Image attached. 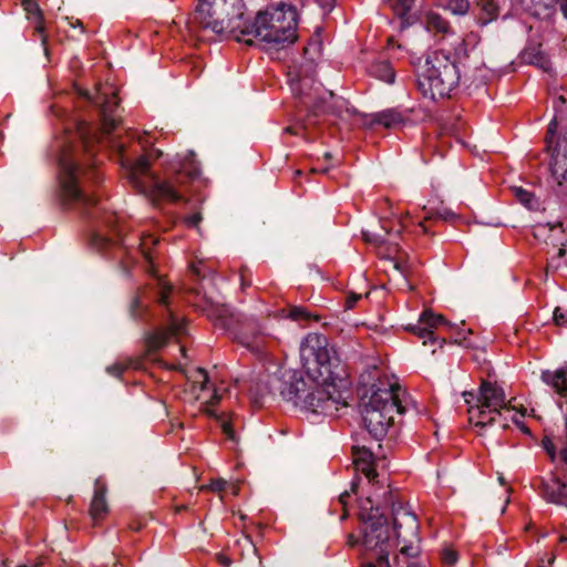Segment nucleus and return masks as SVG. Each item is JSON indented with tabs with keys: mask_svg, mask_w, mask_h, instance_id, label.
Returning a JSON list of instances; mask_svg holds the SVG:
<instances>
[{
	"mask_svg": "<svg viewBox=\"0 0 567 567\" xmlns=\"http://www.w3.org/2000/svg\"><path fill=\"white\" fill-rule=\"evenodd\" d=\"M347 509L355 504L359 519L367 526L363 534V546L367 550L375 553V563L369 567H390L389 554L391 548L389 518L393 520V527L398 540L406 539L402 535V526L405 524L410 534L416 537L419 523L416 516L406 509L404 505L394 498H339Z\"/></svg>",
	"mask_w": 567,
	"mask_h": 567,
	"instance_id": "f257e3e1",
	"label": "nucleus"
},
{
	"mask_svg": "<svg viewBox=\"0 0 567 567\" xmlns=\"http://www.w3.org/2000/svg\"><path fill=\"white\" fill-rule=\"evenodd\" d=\"M303 352L313 357L315 372L321 379L313 390L302 400V408L316 414L328 416L337 415L340 408L348 405L343 392L338 383L343 382L344 370L336 357H331L327 349L326 338L309 336Z\"/></svg>",
	"mask_w": 567,
	"mask_h": 567,
	"instance_id": "f03ea898",
	"label": "nucleus"
},
{
	"mask_svg": "<svg viewBox=\"0 0 567 567\" xmlns=\"http://www.w3.org/2000/svg\"><path fill=\"white\" fill-rule=\"evenodd\" d=\"M83 158H80L78 152L65 151L59 158L61 168V200L63 206L75 208L84 214L93 215L91 212L99 200L95 196L86 193L84 186L86 183L100 184L103 175L93 161V150L91 141L84 127L79 128Z\"/></svg>",
	"mask_w": 567,
	"mask_h": 567,
	"instance_id": "7ed1b4c3",
	"label": "nucleus"
},
{
	"mask_svg": "<svg viewBox=\"0 0 567 567\" xmlns=\"http://www.w3.org/2000/svg\"><path fill=\"white\" fill-rule=\"evenodd\" d=\"M190 30L210 31L217 35H227L237 42L252 45L254 40L244 32L249 29L250 20L246 17L243 0H198L189 21Z\"/></svg>",
	"mask_w": 567,
	"mask_h": 567,
	"instance_id": "20e7f679",
	"label": "nucleus"
},
{
	"mask_svg": "<svg viewBox=\"0 0 567 567\" xmlns=\"http://www.w3.org/2000/svg\"><path fill=\"white\" fill-rule=\"evenodd\" d=\"M199 174L195 165L183 164L181 169L161 179L150 172L148 158L140 156L130 167L128 181L138 193L151 197L154 202L175 203L184 198V189Z\"/></svg>",
	"mask_w": 567,
	"mask_h": 567,
	"instance_id": "39448f33",
	"label": "nucleus"
},
{
	"mask_svg": "<svg viewBox=\"0 0 567 567\" xmlns=\"http://www.w3.org/2000/svg\"><path fill=\"white\" fill-rule=\"evenodd\" d=\"M298 13L293 6L280 3L268 7L257 14L246 29V38H255L265 44L267 50L284 49L297 40Z\"/></svg>",
	"mask_w": 567,
	"mask_h": 567,
	"instance_id": "423d86ee",
	"label": "nucleus"
},
{
	"mask_svg": "<svg viewBox=\"0 0 567 567\" xmlns=\"http://www.w3.org/2000/svg\"><path fill=\"white\" fill-rule=\"evenodd\" d=\"M465 58H456L455 52L440 49L427 54L425 65L417 74V89L423 97L431 101L449 97L460 83L457 63Z\"/></svg>",
	"mask_w": 567,
	"mask_h": 567,
	"instance_id": "0eeeda50",
	"label": "nucleus"
},
{
	"mask_svg": "<svg viewBox=\"0 0 567 567\" xmlns=\"http://www.w3.org/2000/svg\"><path fill=\"white\" fill-rule=\"evenodd\" d=\"M401 388L390 384L386 388H377L372 391L368 402L362 406V420L367 431L377 440H382L393 424L394 413H404L400 401Z\"/></svg>",
	"mask_w": 567,
	"mask_h": 567,
	"instance_id": "6e6552de",
	"label": "nucleus"
},
{
	"mask_svg": "<svg viewBox=\"0 0 567 567\" xmlns=\"http://www.w3.org/2000/svg\"><path fill=\"white\" fill-rule=\"evenodd\" d=\"M216 313V324L234 330L236 340L252 352L261 353L272 337L267 324L257 318L235 319V315L225 306L218 308Z\"/></svg>",
	"mask_w": 567,
	"mask_h": 567,
	"instance_id": "1a4fd4ad",
	"label": "nucleus"
},
{
	"mask_svg": "<svg viewBox=\"0 0 567 567\" xmlns=\"http://www.w3.org/2000/svg\"><path fill=\"white\" fill-rule=\"evenodd\" d=\"M155 301L165 308L162 315L163 326L156 328L145 337V346L147 354L162 349L167 344L172 338H177L186 331V321L179 318L168 307L169 296L172 293V286L158 278L156 287Z\"/></svg>",
	"mask_w": 567,
	"mask_h": 567,
	"instance_id": "9d476101",
	"label": "nucleus"
},
{
	"mask_svg": "<svg viewBox=\"0 0 567 567\" xmlns=\"http://www.w3.org/2000/svg\"><path fill=\"white\" fill-rule=\"evenodd\" d=\"M310 79L300 80L299 96L301 104L308 110L306 124H317V118L324 115L339 117L346 109V101L331 91H323L321 86L312 87Z\"/></svg>",
	"mask_w": 567,
	"mask_h": 567,
	"instance_id": "9b49d317",
	"label": "nucleus"
},
{
	"mask_svg": "<svg viewBox=\"0 0 567 567\" xmlns=\"http://www.w3.org/2000/svg\"><path fill=\"white\" fill-rule=\"evenodd\" d=\"M353 465L357 472L365 477V484L370 487L368 493L378 496H394L400 489L391 483L384 484L379 480V474L373 468L374 456L370 449L365 446H353L352 449Z\"/></svg>",
	"mask_w": 567,
	"mask_h": 567,
	"instance_id": "f8f14e48",
	"label": "nucleus"
},
{
	"mask_svg": "<svg viewBox=\"0 0 567 567\" xmlns=\"http://www.w3.org/2000/svg\"><path fill=\"white\" fill-rule=\"evenodd\" d=\"M424 27L439 41L446 42V50L455 52L456 58H468L465 40L457 35L450 22L436 12H429L424 17Z\"/></svg>",
	"mask_w": 567,
	"mask_h": 567,
	"instance_id": "ddd939ff",
	"label": "nucleus"
},
{
	"mask_svg": "<svg viewBox=\"0 0 567 567\" xmlns=\"http://www.w3.org/2000/svg\"><path fill=\"white\" fill-rule=\"evenodd\" d=\"M80 94L100 107L102 120V128L106 134L112 133L118 125L120 120L115 112L118 107L120 100L113 87H106L97 92L93 97L90 96L87 91H81Z\"/></svg>",
	"mask_w": 567,
	"mask_h": 567,
	"instance_id": "4468645a",
	"label": "nucleus"
},
{
	"mask_svg": "<svg viewBox=\"0 0 567 567\" xmlns=\"http://www.w3.org/2000/svg\"><path fill=\"white\" fill-rule=\"evenodd\" d=\"M441 326H446L450 329L454 327L450 324L443 316L434 313L431 309H426L421 313L417 323L406 326L405 330L423 339V343L426 344L427 341H435L434 329Z\"/></svg>",
	"mask_w": 567,
	"mask_h": 567,
	"instance_id": "2eb2a0df",
	"label": "nucleus"
},
{
	"mask_svg": "<svg viewBox=\"0 0 567 567\" xmlns=\"http://www.w3.org/2000/svg\"><path fill=\"white\" fill-rule=\"evenodd\" d=\"M389 221H383L380 231L363 230L364 241L375 245L379 249H384L388 255L398 251V243L394 240L402 231V225L396 229L390 227Z\"/></svg>",
	"mask_w": 567,
	"mask_h": 567,
	"instance_id": "dca6fc26",
	"label": "nucleus"
},
{
	"mask_svg": "<svg viewBox=\"0 0 567 567\" xmlns=\"http://www.w3.org/2000/svg\"><path fill=\"white\" fill-rule=\"evenodd\" d=\"M477 403L482 404L483 408L492 409V412L509 411L512 409L509 402L506 401L503 388L486 380L481 382Z\"/></svg>",
	"mask_w": 567,
	"mask_h": 567,
	"instance_id": "f3484780",
	"label": "nucleus"
},
{
	"mask_svg": "<svg viewBox=\"0 0 567 567\" xmlns=\"http://www.w3.org/2000/svg\"><path fill=\"white\" fill-rule=\"evenodd\" d=\"M505 0H476L475 12L477 23L482 27L497 20Z\"/></svg>",
	"mask_w": 567,
	"mask_h": 567,
	"instance_id": "a211bd4d",
	"label": "nucleus"
},
{
	"mask_svg": "<svg viewBox=\"0 0 567 567\" xmlns=\"http://www.w3.org/2000/svg\"><path fill=\"white\" fill-rule=\"evenodd\" d=\"M269 384L274 390H278L280 395L287 400L292 401L296 405L299 404L301 386L305 385L302 380H291L289 382L282 381L280 378L274 375L269 379Z\"/></svg>",
	"mask_w": 567,
	"mask_h": 567,
	"instance_id": "6ab92c4d",
	"label": "nucleus"
},
{
	"mask_svg": "<svg viewBox=\"0 0 567 567\" xmlns=\"http://www.w3.org/2000/svg\"><path fill=\"white\" fill-rule=\"evenodd\" d=\"M408 116L395 109L384 110L371 115L372 125H381L385 128H396L406 123Z\"/></svg>",
	"mask_w": 567,
	"mask_h": 567,
	"instance_id": "aec40b11",
	"label": "nucleus"
},
{
	"mask_svg": "<svg viewBox=\"0 0 567 567\" xmlns=\"http://www.w3.org/2000/svg\"><path fill=\"white\" fill-rule=\"evenodd\" d=\"M542 381L549 385L557 394L567 395V364L561 368L550 371L545 370L542 372Z\"/></svg>",
	"mask_w": 567,
	"mask_h": 567,
	"instance_id": "412c9836",
	"label": "nucleus"
},
{
	"mask_svg": "<svg viewBox=\"0 0 567 567\" xmlns=\"http://www.w3.org/2000/svg\"><path fill=\"white\" fill-rule=\"evenodd\" d=\"M467 412L470 422L480 427L496 423L502 416V412H492V409L483 408L480 403L475 406H470Z\"/></svg>",
	"mask_w": 567,
	"mask_h": 567,
	"instance_id": "4be33fe9",
	"label": "nucleus"
},
{
	"mask_svg": "<svg viewBox=\"0 0 567 567\" xmlns=\"http://www.w3.org/2000/svg\"><path fill=\"white\" fill-rule=\"evenodd\" d=\"M550 172L559 185L567 183V154L560 153V143L551 151Z\"/></svg>",
	"mask_w": 567,
	"mask_h": 567,
	"instance_id": "5701e85b",
	"label": "nucleus"
},
{
	"mask_svg": "<svg viewBox=\"0 0 567 567\" xmlns=\"http://www.w3.org/2000/svg\"><path fill=\"white\" fill-rule=\"evenodd\" d=\"M369 73L389 84L394 83L395 71L389 61H374L369 66Z\"/></svg>",
	"mask_w": 567,
	"mask_h": 567,
	"instance_id": "b1692460",
	"label": "nucleus"
},
{
	"mask_svg": "<svg viewBox=\"0 0 567 567\" xmlns=\"http://www.w3.org/2000/svg\"><path fill=\"white\" fill-rule=\"evenodd\" d=\"M21 3L28 18L34 20V30L42 33L44 31L43 16L37 0H21Z\"/></svg>",
	"mask_w": 567,
	"mask_h": 567,
	"instance_id": "393cba45",
	"label": "nucleus"
},
{
	"mask_svg": "<svg viewBox=\"0 0 567 567\" xmlns=\"http://www.w3.org/2000/svg\"><path fill=\"white\" fill-rule=\"evenodd\" d=\"M89 513L94 524L103 520L109 514L106 498H92Z\"/></svg>",
	"mask_w": 567,
	"mask_h": 567,
	"instance_id": "a878e982",
	"label": "nucleus"
},
{
	"mask_svg": "<svg viewBox=\"0 0 567 567\" xmlns=\"http://www.w3.org/2000/svg\"><path fill=\"white\" fill-rule=\"evenodd\" d=\"M157 239L154 238L153 236H145L142 238V241L140 244V251L141 254L144 256L145 260L147 261V271L152 275H154V267H153V264H152V255H151V250H150V246L151 245H156L157 244Z\"/></svg>",
	"mask_w": 567,
	"mask_h": 567,
	"instance_id": "bb28decb",
	"label": "nucleus"
},
{
	"mask_svg": "<svg viewBox=\"0 0 567 567\" xmlns=\"http://www.w3.org/2000/svg\"><path fill=\"white\" fill-rule=\"evenodd\" d=\"M140 367V361L127 359L123 362H115L106 368L107 373L120 378L128 368L137 369Z\"/></svg>",
	"mask_w": 567,
	"mask_h": 567,
	"instance_id": "cd10ccee",
	"label": "nucleus"
},
{
	"mask_svg": "<svg viewBox=\"0 0 567 567\" xmlns=\"http://www.w3.org/2000/svg\"><path fill=\"white\" fill-rule=\"evenodd\" d=\"M147 311V306L143 303L142 293L137 292L131 300L130 313L136 320H142Z\"/></svg>",
	"mask_w": 567,
	"mask_h": 567,
	"instance_id": "c85d7f7f",
	"label": "nucleus"
},
{
	"mask_svg": "<svg viewBox=\"0 0 567 567\" xmlns=\"http://www.w3.org/2000/svg\"><path fill=\"white\" fill-rule=\"evenodd\" d=\"M228 486V482L223 480V478H215V480H212L210 483L208 485H202L199 487V493H206V492H210V493H226V492H229V489L227 488Z\"/></svg>",
	"mask_w": 567,
	"mask_h": 567,
	"instance_id": "c756f323",
	"label": "nucleus"
},
{
	"mask_svg": "<svg viewBox=\"0 0 567 567\" xmlns=\"http://www.w3.org/2000/svg\"><path fill=\"white\" fill-rule=\"evenodd\" d=\"M209 415L216 417L220 424L223 433L227 436L228 440L236 442L237 437L235 431L233 429L231 422L226 420L223 415H217L213 411H208Z\"/></svg>",
	"mask_w": 567,
	"mask_h": 567,
	"instance_id": "7c9ffc66",
	"label": "nucleus"
},
{
	"mask_svg": "<svg viewBox=\"0 0 567 567\" xmlns=\"http://www.w3.org/2000/svg\"><path fill=\"white\" fill-rule=\"evenodd\" d=\"M470 2L468 0H449L446 8L450 10L453 14L457 16H464L470 10Z\"/></svg>",
	"mask_w": 567,
	"mask_h": 567,
	"instance_id": "2f4dec72",
	"label": "nucleus"
},
{
	"mask_svg": "<svg viewBox=\"0 0 567 567\" xmlns=\"http://www.w3.org/2000/svg\"><path fill=\"white\" fill-rule=\"evenodd\" d=\"M288 318L293 321H308L312 319V315L301 306H292L289 308Z\"/></svg>",
	"mask_w": 567,
	"mask_h": 567,
	"instance_id": "473e14b6",
	"label": "nucleus"
},
{
	"mask_svg": "<svg viewBox=\"0 0 567 567\" xmlns=\"http://www.w3.org/2000/svg\"><path fill=\"white\" fill-rule=\"evenodd\" d=\"M515 197L519 203L524 206L532 208L535 204V196L533 193L524 189L523 187H515L514 189Z\"/></svg>",
	"mask_w": 567,
	"mask_h": 567,
	"instance_id": "72a5a7b5",
	"label": "nucleus"
},
{
	"mask_svg": "<svg viewBox=\"0 0 567 567\" xmlns=\"http://www.w3.org/2000/svg\"><path fill=\"white\" fill-rule=\"evenodd\" d=\"M390 6L394 9L396 14L404 16L413 7L414 0H386Z\"/></svg>",
	"mask_w": 567,
	"mask_h": 567,
	"instance_id": "f704fd0d",
	"label": "nucleus"
},
{
	"mask_svg": "<svg viewBox=\"0 0 567 567\" xmlns=\"http://www.w3.org/2000/svg\"><path fill=\"white\" fill-rule=\"evenodd\" d=\"M91 244L97 250L103 251V250L109 249L111 246H113L114 241L107 237H104L103 235L95 234L92 236Z\"/></svg>",
	"mask_w": 567,
	"mask_h": 567,
	"instance_id": "c9c22d12",
	"label": "nucleus"
},
{
	"mask_svg": "<svg viewBox=\"0 0 567 567\" xmlns=\"http://www.w3.org/2000/svg\"><path fill=\"white\" fill-rule=\"evenodd\" d=\"M557 126H558V124H557V120L555 117L548 124L547 133H546V136H545V143H546V150L547 151H550L551 147H553V143H554V140H555Z\"/></svg>",
	"mask_w": 567,
	"mask_h": 567,
	"instance_id": "e433bc0d",
	"label": "nucleus"
},
{
	"mask_svg": "<svg viewBox=\"0 0 567 567\" xmlns=\"http://www.w3.org/2000/svg\"><path fill=\"white\" fill-rule=\"evenodd\" d=\"M553 320L557 327H567V308L556 307L553 313Z\"/></svg>",
	"mask_w": 567,
	"mask_h": 567,
	"instance_id": "4c0bfd02",
	"label": "nucleus"
},
{
	"mask_svg": "<svg viewBox=\"0 0 567 567\" xmlns=\"http://www.w3.org/2000/svg\"><path fill=\"white\" fill-rule=\"evenodd\" d=\"M203 220V216L199 212L185 216L183 218L184 224L189 228L199 229V225Z\"/></svg>",
	"mask_w": 567,
	"mask_h": 567,
	"instance_id": "58836bf2",
	"label": "nucleus"
},
{
	"mask_svg": "<svg viewBox=\"0 0 567 567\" xmlns=\"http://www.w3.org/2000/svg\"><path fill=\"white\" fill-rule=\"evenodd\" d=\"M363 297V293H357L353 291H350L347 293L344 299V310H352L359 300H361Z\"/></svg>",
	"mask_w": 567,
	"mask_h": 567,
	"instance_id": "ea45409f",
	"label": "nucleus"
},
{
	"mask_svg": "<svg viewBox=\"0 0 567 567\" xmlns=\"http://www.w3.org/2000/svg\"><path fill=\"white\" fill-rule=\"evenodd\" d=\"M322 50V44L319 41H312L305 48V55H309L311 60H313V55H320Z\"/></svg>",
	"mask_w": 567,
	"mask_h": 567,
	"instance_id": "a19ab883",
	"label": "nucleus"
},
{
	"mask_svg": "<svg viewBox=\"0 0 567 567\" xmlns=\"http://www.w3.org/2000/svg\"><path fill=\"white\" fill-rule=\"evenodd\" d=\"M455 217V214L453 212H451L450 209H440V210H436L435 213H431L426 218L425 220L427 219H433V218H440V219H443V220H450V219H453Z\"/></svg>",
	"mask_w": 567,
	"mask_h": 567,
	"instance_id": "79ce46f5",
	"label": "nucleus"
},
{
	"mask_svg": "<svg viewBox=\"0 0 567 567\" xmlns=\"http://www.w3.org/2000/svg\"><path fill=\"white\" fill-rule=\"evenodd\" d=\"M458 555L451 548H444L442 551V560L446 565H454L457 561Z\"/></svg>",
	"mask_w": 567,
	"mask_h": 567,
	"instance_id": "37998d69",
	"label": "nucleus"
},
{
	"mask_svg": "<svg viewBox=\"0 0 567 567\" xmlns=\"http://www.w3.org/2000/svg\"><path fill=\"white\" fill-rule=\"evenodd\" d=\"M107 487L105 481L100 477L95 481L93 496H105Z\"/></svg>",
	"mask_w": 567,
	"mask_h": 567,
	"instance_id": "c03bdc74",
	"label": "nucleus"
},
{
	"mask_svg": "<svg viewBox=\"0 0 567 567\" xmlns=\"http://www.w3.org/2000/svg\"><path fill=\"white\" fill-rule=\"evenodd\" d=\"M400 553L406 557H416L419 555V547L414 546L412 543L409 545H404Z\"/></svg>",
	"mask_w": 567,
	"mask_h": 567,
	"instance_id": "a18cd8bd",
	"label": "nucleus"
},
{
	"mask_svg": "<svg viewBox=\"0 0 567 567\" xmlns=\"http://www.w3.org/2000/svg\"><path fill=\"white\" fill-rule=\"evenodd\" d=\"M393 267L400 271L404 278L406 279L410 276V266L405 262H400L398 260H393Z\"/></svg>",
	"mask_w": 567,
	"mask_h": 567,
	"instance_id": "49530a36",
	"label": "nucleus"
},
{
	"mask_svg": "<svg viewBox=\"0 0 567 567\" xmlns=\"http://www.w3.org/2000/svg\"><path fill=\"white\" fill-rule=\"evenodd\" d=\"M240 485H241V483L239 481L228 482L227 488L229 489V492H226V493L231 494L234 496L238 495L241 492Z\"/></svg>",
	"mask_w": 567,
	"mask_h": 567,
	"instance_id": "de8ad7c7",
	"label": "nucleus"
},
{
	"mask_svg": "<svg viewBox=\"0 0 567 567\" xmlns=\"http://www.w3.org/2000/svg\"><path fill=\"white\" fill-rule=\"evenodd\" d=\"M216 559L223 567H230L233 563L231 559L224 554H217Z\"/></svg>",
	"mask_w": 567,
	"mask_h": 567,
	"instance_id": "09e8293b",
	"label": "nucleus"
},
{
	"mask_svg": "<svg viewBox=\"0 0 567 567\" xmlns=\"http://www.w3.org/2000/svg\"><path fill=\"white\" fill-rule=\"evenodd\" d=\"M197 372H198V374H199V375H200V378H202V381H200V382H202V386H200V388H202V389H205V388H206V384H207V383H208V381H209L208 373H207V371H206L205 369H203V368H198V369H197Z\"/></svg>",
	"mask_w": 567,
	"mask_h": 567,
	"instance_id": "8fccbe9b",
	"label": "nucleus"
},
{
	"mask_svg": "<svg viewBox=\"0 0 567 567\" xmlns=\"http://www.w3.org/2000/svg\"><path fill=\"white\" fill-rule=\"evenodd\" d=\"M556 558L554 553L549 554L547 560L544 558L540 559L538 567H550Z\"/></svg>",
	"mask_w": 567,
	"mask_h": 567,
	"instance_id": "3c124183",
	"label": "nucleus"
},
{
	"mask_svg": "<svg viewBox=\"0 0 567 567\" xmlns=\"http://www.w3.org/2000/svg\"><path fill=\"white\" fill-rule=\"evenodd\" d=\"M556 4L563 17L567 20V0H556Z\"/></svg>",
	"mask_w": 567,
	"mask_h": 567,
	"instance_id": "603ef678",
	"label": "nucleus"
},
{
	"mask_svg": "<svg viewBox=\"0 0 567 567\" xmlns=\"http://www.w3.org/2000/svg\"><path fill=\"white\" fill-rule=\"evenodd\" d=\"M359 484H360V480H354V481L351 483L350 492H351L352 494H358V493H359Z\"/></svg>",
	"mask_w": 567,
	"mask_h": 567,
	"instance_id": "864d4df0",
	"label": "nucleus"
},
{
	"mask_svg": "<svg viewBox=\"0 0 567 567\" xmlns=\"http://www.w3.org/2000/svg\"><path fill=\"white\" fill-rule=\"evenodd\" d=\"M556 505L567 506V498H549Z\"/></svg>",
	"mask_w": 567,
	"mask_h": 567,
	"instance_id": "5fc2aeb1",
	"label": "nucleus"
},
{
	"mask_svg": "<svg viewBox=\"0 0 567 567\" xmlns=\"http://www.w3.org/2000/svg\"><path fill=\"white\" fill-rule=\"evenodd\" d=\"M329 171V167H313L311 169L312 173H321V174H324Z\"/></svg>",
	"mask_w": 567,
	"mask_h": 567,
	"instance_id": "6e6d98bb",
	"label": "nucleus"
},
{
	"mask_svg": "<svg viewBox=\"0 0 567 567\" xmlns=\"http://www.w3.org/2000/svg\"><path fill=\"white\" fill-rule=\"evenodd\" d=\"M299 128H300L299 126H297V127L288 126V127L285 128V132H288V133L297 135V134H299V132H298Z\"/></svg>",
	"mask_w": 567,
	"mask_h": 567,
	"instance_id": "4d7b16f0",
	"label": "nucleus"
},
{
	"mask_svg": "<svg viewBox=\"0 0 567 567\" xmlns=\"http://www.w3.org/2000/svg\"><path fill=\"white\" fill-rule=\"evenodd\" d=\"M565 254H566V249H565V247H564V246H561V247L558 249V251H557V257L561 258V257H564V256H565Z\"/></svg>",
	"mask_w": 567,
	"mask_h": 567,
	"instance_id": "13d9d810",
	"label": "nucleus"
},
{
	"mask_svg": "<svg viewBox=\"0 0 567 567\" xmlns=\"http://www.w3.org/2000/svg\"><path fill=\"white\" fill-rule=\"evenodd\" d=\"M463 396H464V399H465L466 403H470V401H468L467 396H470V398H472V399H473V398H474V394H473L472 392H467V391H465V392H463Z\"/></svg>",
	"mask_w": 567,
	"mask_h": 567,
	"instance_id": "bf43d9fd",
	"label": "nucleus"
},
{
	"mask_svg": "<svg viewBox=\"0 0 567 567\" xmlns=\"http://www.w3.org/2000/svg\"><path fill=\"white\" fill-rule=\"evenodd\" d=\"M186 508H187V506H185V505L175 506V512H176V513H179L181 511H184V509H186Z\"/></svg>",
	"mask_w": 567,
	"mask_h": 567,
	"instance_id": "052dcab7",
	"label": "nucleus"
},
{
	"mask_svg": "<svg viewBox=\"0 0 567 567\" xmlns=\"http://www.w3.org/2000/svg\"><path fill=\"white\" fill-rule=\"evenodd\" d=\"M121 264H122L123 270H124L126 274H128V266H127V264H126L125 261H123V260L121 261Z\"/></svg>",
	"mask_w": 567,
	"mask_h": 567,
	"instance_id": "680f3d73",
	"label": "nucleus"
},
{
	"mask_svg": "<svg viewBox=\"0 0 567 567\" xmlns=\"http://www.w3.org/2000/svg\"><path fill=\"white\" fill-rule=\"evenodd\" d=\"M509 503V498H506L505 501V504L503 505L502 509H501V513L503 514L505 512V508L507 506V504Z\"/></svg>",
	"mask_w": 567,
	"mask_h": 567,
	"instance_id": "e2e57ef3",
	"label": "nucleus"
},
{
	"mask_svg": "<svg viewBox=\"0 0 567 567\" xmlns=\"http://www.w3.org/2000/svg\"><path fill=\"white\" fill-rule=\"evenodd\" d=\"M217 401H218V396L216 394H214L209 402L216 403Z\"/></svg>",
	"mask_w": 567,
	"mask_h": 567,
	"instance_id": "0e129e2a",
	"label": "nucleus"
},
{
	"mask_svg": "<svg viewBox=\"0 0 567 567\" xmlns=\"http://www.w3.org/2000/svg\"><path fill=\"white\" fill-rule=\"evenodd\" d=\"M557 100H558V102H559L560 104H564V103L566 102V100H565V97H564L563 95L558 96V99H557Z\"/></svg>",
	"mask_w": 567,
	"mask_h": 567,
	"instance_id": "69168bd1",
	"label": "nucleus"
},
{
	"mask_svg": "<svg viewBox=\"0 0 567 567\" xmlns=\"http://www.w3.org/2000/svg\"><path fill=\"white\" fill-rule=\"evenodd\" d=\"M420 226L422 227V229H423V231H424L425 234L429 231V230H427V228H426V227H425V225H424V221H421V223H420Z\"/></svg>",
	"mask_w": 567,
	"mask_h": 567,
	"instance_id": "338daca9",
	"label": "nucleus"
},
{
	"mask_svg": "<svg viewBox=\"0 0 567 567\" xmlns=\"http://www.w3.org/2000/svg\"><path fill=\"white\" fill-rule=\"evenodd\" d=\"M559 542L560 543H566L567 542V536L561 535L560 538H559Z\"/></svg>",
	"mask_w": 567,
	"mask_h": 567,
	"instance_id": "774afa93",
	"label": "nucleus"
}]
</instances>
